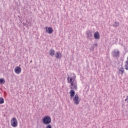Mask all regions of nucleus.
I'll return each mask as SVG.
<instances>
[{"mask_svg": "<svg viewBox=\"0 0 128 128\" xmlns=\"http://www.w3.org/2000/svg\"><path fill=\"white\" fill-rule=\"evenodd\" d=\"M56 52V51L54 49H51L50 50V54L51 56H54V53Z\"/></svg>", "mask_w": 128, "mask_h": 128, "instance_id": "11", "label": "nucleus"}, {"mask_svg": "<svg viewBox=\"0 0 128 128\" xmlns=\"http://www.w3.org/2000/svg\"><path fill=\"white\" fill-rule=\"evenodd\" d=\"M94 46H98V43L94 44Z\"/></svg>", "mask_w": 128, "mask_h": 128, "instance_id": "18", "label": "nucleus"}, {"mask_svg": "<svg viewBox=\"0 0 128 128\" xmlns=\"http://www.w3.org/2000/svg\"><path fill=\"white\" fill-rule=\"evenodd\" d=\"M11 126L13 128H16L18 126V120H16V118H13L11 120Z\"/></svg>", "mask_w": 128, "mask_h": 128, "instance_id": "6", "label": "nucleus"}, {"mask_svg": "<svg viewBox=\"0 0 128 128\" xmlns=\"http://www.w3.org/2000/svg\"><path fill=\"white\" fill-rule=\"evenodd\" d=\"M119 72L120 74H124V68L123 66H122L119 68Z\"/></svg>", "mask_w": 128, "mask_h": 128, "instance_id": "12", "label": "nucleus"}, {"mask_svg": "<svg viewBox=\"0 0 128 128\" xmlns=\"http://www.w3.org/2000/svg\"><path fill=\"white\" fill-rule=\"evenodd\" d=\"M86 38H88V40H92V38H94V34L92 30H88L86 32Z\"/></svg>", "mask_w": 128, "mask_h": 128, "instance_id": "4", "label": "nucleus"}, {"mask_svg": "<svg viewBox=\"0 0 128 128\" xmlns=\"http://www.w3.org/2000/svg\"><path fill=\"white\" fill-rule=\"evenodd\" d=\"M112 56L115 58L117 60L118 59L120 56V51H118V50H114L112 52Z\"/></svg>", "mask_w": 128, "mask_h": 128, "instance_id": "5", "label": "nucleus"}, {"mask_svg": "<svg viewBox=\"0 0 128 128\" xmlns=\"http://www.w3.org/2000/svg\"><path fill=\"white\" fill-rule=\"evenodd\" d=\"M124 68L126 70H128V57L127 58V60L125 62Z\"/></svg>", "mask_w": 128, "mask_h": 128, "instance_id": "13", "label": "nucleus"}, {"mask_svg": "<svg viewBox=\"0 0 128 128\" xmlns=\"http://www.w3.org/2000/svg\"><path fill=\"white\" fill-rule=\"evenodd\" d=\"M42 122L44 124H50L52 122V118L48 116H46L44 117Z\"/></svg>", "mask_w": 128, "mask_h": 128, "instance_id": "3", "label": "nucleus"}, {"mask_svg": "<svg viewBox=\"0 0 128 128\" xmlns=\"http://www.w3.org/2000/svg\"><path fill=\"white\" fill-rule=\"evenodd\" d=\"M56 58H62V54L60 52H56Z\"/></svg>", "mask_w": 128, "mask_h": 128, "instance_id": "10", "label": "nucleus"}, {"mask_svg": "<svg viewBox=\"0 0 128 128\" xmlns=\"http://www.w3.org/2000/svg\"><path fill=\"white\" fill-rule=\"evenodd\" d=\"M120 26V23L118 22H115L114 24H113V26L116 28Z\"/></svg>", "mask_w": 128, "mask_h": 128, "instance_id": "14", "label": "nucleus"}, {"mask_svg": "<svg viewBox=\"0 0 128 128\" xmlns=\"http://www.w3.org/2000/svg\"><path fill=\"white\" fill-rule=\"evenodd\" d=\"M14 70L17 74H20L22 72V68L18 66H17L14 68Z\"/></svg>", "mask_w": 128, "mask_h": 128, "instance_id": "7", "label": "nucleus"}, {"mask_svg": "<svg viewBox=\"0 0 128 128\" xmlns=\"http://www.w3.org/2000/svg\"><path fill=\"white\" fill-rule=\"evenodd\" d=\"M67 76H68L67 78L68 82L71 84L70 88L72 90H78V83H76V74H72L70 76H68V74Z\"/></svg>", "mask_w": 128, "mask_h": 128, "instance_id": "1", "label": "nucleus"}, {"mask_svg": "<svg viewBox=\"0 0 128 128\" xmlns=\"http://www.w3.org/2000/svg\"><path fill=\"white\" fill-rule=\"evenodd\" d=\"M4 102V98H0V104H2Z\"/></svg>", "mask_w": 128, "mask_h": 128, "instance_id": "15", "label": "nucleus"}, {"mask_svg": "<svg viewBox=\"0 0 128 128\" xmlns=\"http://www.w3.org/2000/svg\"><path fill=\"white\" fill-rule=\"evenodd\" d=\"M6 82V80L4 78H0V84H4Z\"/></svg>", "mask_w": 128, "mask_h": 128, "instance_id": "16", "label": "nucleus"}, {"mask_svg": "<svg viewBox=\"0 0 128 128\" xmlns=\"http://www.w3.org/2000/svg\"><path fill=\"white\" fill-rule=\"evenodd\" d=\"M46 128H52V125H50V124H48L46 126Z\"/></svg>", "mask_w": 128, "mask_h": 128, "instance_id": "17", "label": "nucleus"}, {"mask_svg": "<svg viewBox=\"0 0 128 128\" xmlns=\"http://www.w3.org/2000/svg\"><path fill=\"white\" fill-rule=\"evenodd\" d=\"M94 38L95 40H98V38H100V33H98V32H94Z\"/></svg>", "mask_w": 128, "mask_h": 128, "instance_id": "9", "label": "nucleus"}, {"mask_svg": "<svg viewBox=\"0 0 128 128\" xmlns=\"http://www.w3.org/2000/svg\"><path fill=\"white\" fill-rule=\"evenodd\" d=\"M46 32H48V34H52V32H54V30H52V28H50V27H46Z\"/></svg>", "mask_w": 128, "mask_h": 128, "instance_id": "8", "label": "nucleus"}, {"mask_svg": "<svg viewBox=\"0 0 128 128\" xmlns=\"http://www.w3.org/2000/svg\"><path fill=\"white\" fill-rule=\"evenodd\" d=\"M70 94L71 100L73 98L74 104H80V102H78V94H76V92L74 90H70ZM74 94L76 95L74 96Z\"/></svg>", "mask_w": 128, "mask_h": 128, "instance_id": "2", "label": "nucleus"}]
</instances>
